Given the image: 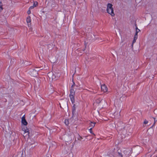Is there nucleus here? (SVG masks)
Here are the masks:
<instances>
[{
    "label": "nucleus",
    "mask_w": 157,
    "mask_h": 157,
    "mask_svg": "<svg viewBox=\"0 0 157 157\" xmlns=\"http://www.w3.org/2000/svg\"><path fill=\"white\" fill-rule=\"evenodd\" d=\"M119 154L121 156V157H128L131 153V151L129 149H126L123 150V151L121 153L118 152Z\"/></svg>",
    "instance_id": "obj_1"
},
{
    "label": "nucleus",
    "mask_w": 157,
    "mask_h": 157,
    "mask_svg": "<svg viewBox=\"0 0 157 157\" xmlns=\"http://www.w3.org/2000/svg\"><path fill=\"white\" fill-rule=\"evenodd\" d=\"M75 85V83H74L73 84L70 90V94L69 95V97L70 98L71 101L72 103H74V95H75V91L73 88V86Z\"/></svg>",
    "instance_id": "obj_2"
},
{
    "label": "nucleus",
    "mask_w": 157,
    "mask_h": 157,
    "mask_svg": "<svg viewBox=\"0 0 157 157\" xmlns=\"http://www.w3.org/2000/svg\"><path fill=\"white\" fill-rule=\"evenodd\" d=\"M48 76L49 77L50 80L52 81L53 80H55L56 77L52 72H49L48 74Z\"/></svg>",
    "instance_id": "obj_3"
},
{
    "label": "nucleus",
    "mask_w": 157,
    "mask_h": 157,
    "mask_svg": "<svg viewBox=\"0 0 157 157\" xmlns=\"http://www.w3.org/2000/svg\"><path fill=\"white\" fill-rule=\"evenodd\" d=\"M101 90L104 92H106L108 91V88L106 86L105 84L102 85L101 86Z\"/></svg>",
    "instance_id": "obj_4"
},
{
    "label": "nucleus",
    "mask_w": 157,
    "mask_h": 157,
    "mask_svg": "<svg viewBox=\"0 0 157 157\" xmlns=\"http://www.w3.org/2000/svg\"><path fill=\"white\" fill-rule=\"evenodd\" d=\"M21 123L25 125H26L28 123L25 119V115L23 116L21 118Z\"/></svg>",
    "instance_id": "obj_5"
},
{
    "label": "nucleus",
    "mask_w": 157,
    "mask_h": 157,
    "mask_svg": "<svg viewBox=\"0 0 157 157\" xmlns=\"http://www.w3.org/2000/svg\"><path fill=\"white\" fill-rule=\"evenodd\" d=\"M38 2H34L33 5V6H31L29 8V9H34V7H36L38 5Z\"/></svg>",
    "instance_id": "obj_6"
},
{
    "label": "nucleus",
    "mask_w": 157,
    "mask_h": 157,
    "mask_svg": "<svg viewBox=\"0 0 157 157\" xmlns=\"http://www.w3.org/2000/svg\"><path fill=\"white\" fill-rule=\"evenodd\" d=\"M31 21V20L30 17L29 16L27 18L26 21L28 23V25L29 26L30 25Z\"/></svg>",
    "instance_id": "obj_7"
},
{
    "label": "nucleus",
    "mask_w": 157,
    "mask_h": 157,
    "mask_svg": "<svg viewBox=\"0 0 157 157\" xmlns=\"http://www.w3.org/2000/svg\"><path fill=\"white\" fill-rule=\"evenodd\" d=\"M96 123L95 122H90V128L89 129V130H92V128L94 127L95 125V124Z\"/></svg>",
    "instance_id": "obj_8"
},
{
    "label": "nucleus",
    "mask_w": 157,
    "mask_h": 157,
    "mask_svg": "<svg viewBox=\"0 0 157 157\" xmlns=\"http://www.w3.org/2000/svg\"><path fill=\"white\" fill-rule=\"evenodd\" d=\"M37 70H33V71L31 72V74L33 76H36L37 74Z\"/></svg>",
    "instance_id": "obj_9"
},
{
    "label": "nucleus",
    "mask_w": 157,
    "mask_h": 157,
    "mask_svg": "<svg viewBox=\"0 0 157 157\" xmlns=\"http://www.w3.org/2000/svg\"><path fill=\"white\" fill-rule=\"evenodd\" d=\"M113 5L112 4L108 3L107 5V10H108L109 9L111 10H113V8L112 7Z\"/></svg>",
    "instance_id": "obj_10"
},
{
    "label": "nucleus",
    "mask_w": 157,
    "mask_h": 157,
    "mask_svg": "<svg viewBox=\"0 0 157 157\" xmlns=\"http://www.w3.org/2000/svg\"><path fill=\"white\" fill-rule=\"evenodd\" d=\"M107 12L110 14L112 16H114L115 14L114 13L113 10H106Z\"/></svg>",
    "instance_id": "obj_11"
},
{
    "label": "nucleus",
    "mask_w": 157,
    "mask_h": 157,
    "mask_svg": "<svg viewBox=\"0 0 157 157\" xmlns=\"http://www.w3.org/2000/svg\"><path fill=\"white\" fill-rule=\"evenodd\" d=\"M61 104L64 107H66L67 106V103L66 101H62Z\"/></svg>",
    "instance_id": "obj_12"
},
{
    "label": "nucleus",
    "mask_w": 157,
    "mask_h": 157,
    "mask_svg": "<svg viewBox=\"0 0 157 157\" xmlns=\"http://www.w3.org/2000/svg\"><path fill=\"white\" fill-rule=\"evenodd\" d=\"M72 118H71V119H70L69 120H69H65V124L66 125H68V124H69V122H70V123H71V120H72ZM72 123V121H71V123Z\"/></svg>",
    "instance_id": "obj_13"
},
{
    "label": "nucleus",
    "mask_w": 157,
    "mask_h": 157,
    "mask_svg": "<svg viewBox=\"0 0 157 157\" xmlns=\"http://www.w3.org/2000/svg\"><path fill=\"white\" fill-rule=\"evenodd\" d=\"M22 133H26V132H29V130L26 128H23L22 129Z\"/></svg>",
    "instance_id": "obj_14"
},
{
    "label": "nucleus",
    "mask_w": 157,
    "mask_h": 157,
    "mask_svg": "<svg viewBox=\"0 0 157 157\" xmlns=\"http://www.w3.org/2000/svg\"><path fill=\"white\" fill-rule=\"evenodd\" d=\"M37 144V143L36 142H34V144H31L30 145V146L31 147H35Z\"/></svg>",
    "instance_id": "obj_15"
},
{
    "label": "nucleus",
    "mask_w": 157,
    "mask_h": 157,
    "mask_svg": "<svg viewBox=\"0 0 157 157\" xmlns=\"http://www.w3.org/2000/svg\"><path fill=\"white\" fill-rule=\"evenodd\" d=\"M24 137H27L29 136V132H26V133H22Z\"/></svg>",
    "instance_id": "obj_16"
},
{
    "label": "nucleus",
    "mask_w": 157,
    "mask_h": 157,
    "mask_svg": "<svg viewBox=\"0 0 157 157\" xmlns=\"http://www.w3.org/2000/svg\"><path fill=\"white\" fill-rule=\"evenodd\" d=\"M140 32V30L136 27V32L135 34H137L138 33Z\"/></svg>",
    "instance_id": "obj_17"
},
{
    "label": "nucleus",
    "mask_w": 157,
    "mask_h": 157,
    "mask_svg": "<svg viewBox=\"0 0 157 157\" xmlns=\"http://www.w3.org/2000/svg\"><path fill=\"white\" fill-rule=\"evenodd\" d=\"M101 100L100 99H98L96 100V103L98 104H99L101 102Z\"/></svg>",
    "instance_id": "obj_18"
},
{
    "label": "nucleus",
    "mask_w": 157,
    "mask_h": 157,
    "mask_svg": "<svg viewBox=\"0 0 157 157\" xmlns=\"http://www.w3.org/2000/svg\"><path fill=\"white\" fill-rule=\"evenodd\" d=\"M21 152L19 153L17 156L16 157H21Z\"/></svg>",
    "instance_id": "obj_19"
},
{
    "label": "nucleus",
    "mask_w": 157,
    "mask_h": 157,
    "mask_svg": "<svg viewBox=\"0 0 157 157\" xmlns=\"http://www.w3.org/2000/svg\"><path fill=\"white\" fill-rule=\"evenodd\" d=\"M137 34H135L134 39L136 40L137 39Z\"/></svg>",
    "instance_id": "obj_20"
},
{
    "label": "nucleus",
    "mask_w": 157,
    "mask_h": 157,
    "mask_svg": "<svg viewBox=\"0 0 157 157\" xmlns=\"http://www.w3.org/2000/svg\"><path fill=\"white\" fill-rule=\"evenodd\" d=\"M148 121L146 120H145L144 121V123L145 124H146L148 123Z\"/></svg>",
    "instance_id": "obj_21"
},
{
    "label": "nucleus",
    "mask_w": 157,
    "mask_h": 157,
    "mask_svg": "<svg viewBox=\"0 0 157 157\" xmlns=\"http://www.w3.org/2000/svg\"><path fill=\"white\" fill-rule=\"evenodd\" d=\"M82 139V138L80 136H79V137L78 138V140L80 141H81Z\"/></svg>",
    "instance_id": "obj_22"
},
{
    "label": "nucleus",
    "mask_w": 157,
    "mask_h": 157,
    "mask_svg": "<svg viewBox=\"0 0 157 157\" xmlns=\"http://www.w3.org/2000/svg\"><path fill=\"white\" fill-rule=\"evenodd\" d=\"M73 112L74 111H75V105H74L73 106Z\"/></svg>",
    "instance_id": "obj_23"
},
{
    "label": "nucleus",
    "mask_w": 157,
    "mask_h": 157,
    "mask_svg": "<svg viewBox=\"0 0 157 157\" xmlns=\"http://www.w3.org/2000/svg\"><path fill=\"white\" fill-rule=\"evenodd\" d=\"M27 13L28 14H30L31 13V11H30V10H28L27 12Z\"/></svg>",
    "instance_id": "obj_24"
},
{
    "label": "nucleus",
    "mask_w": 157,
    "mask_h": 157,
    "mask_svg": "<svg viewBox=\"0 0 157 157\" xmlns=\"http://www.w3.org/2000/svg\"><path fill=\"white\" fill-rule=\"evenodd\" d=\"M3 9V8L2 5L0 6V10H2Z\"/></svg>",
    "instance_id": "obj_25"
},
{
    "label": "nucleus",
    "mask_w": 157,
    "mask_h": 157,
    "mask_svg": "<svg viewBox=\"0 0 157 157\" xmlns=\"http://www.w3.org/2000/svg\"><path fill=\"white\" fill-rule=\"evenodd\" d=\"M136 40L134 39V40L132 41V44H134V43H135L136 42Z\"/></svg>",
    "instance_id": "obj_26"
},
{
    "label": "nucleus",
    "mask_w": 157,
    "mask_h": 157,
    "mask_svg": "<svg viewBox=\"0 0 157 157\" xmlns=\"http://www.w3.org/2000/svg\"><path fill=\"white\" fill-rule=\"evenodd\" d=\"M154 112L155 113L157 114V109L155 110L154 111Z\"/></svg>",
    "instance_id": "obj_27"
},
{
    "label": "nucleus",
    "mask_w": 157,
    "mask_h": 157,
    "mask_svg": "<svg viewBox=\"0 0 157 157\" xmlns=\"http://www.w3.org/2000/svg\"><path fill=\"white\" fill-rule=\"evenodd\" d=\"M90 131V132L92 134H93L94 135H95V134L92 132V130H89Z\"/></svg>",
    "instance_id": "obj_28"
},
{
    "label": "nucleus",
    "mask_w": 157,
    "mask_h": 157,
    "mask_svg": "<svg viewBox=\"0 0 157 157\" xmlns=\"http://www.w3.org/2000/svg\"><path fill=\"white\" fill-rule=\"evenodd\" d=\"M154 119L155 122V120H156L155 118H154Z\"/></svg>",
    "instance_id": "obj_29"
},
{
    "label": "nucleus",
    "mask_w": 157,
    "mask_h": 157,
    "mask_svg": "<svg viewBox=\"0 0 157 157\" xmlns=\"http://www.w3.org/2000/svg\"><path fill=\"white\" fill-rule=\"evenodd\" d=\"M60 107H61V104H60Z\"/></svg>",
    "instance_id": "obj_30"
}]
</instances>
